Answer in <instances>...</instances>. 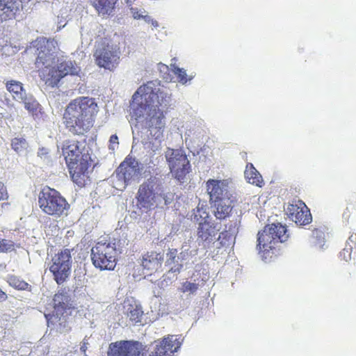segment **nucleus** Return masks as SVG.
<instances>
[{"label":"nucleus","instance_id":"37","mask_svg":"<svg viewBox=\"0 0 356 356\" xmlns=\"http://www.w3.org/2000/svg\"><path fill=\"white\" fill-rule=\"evenodd\" d=\"M312 237L314 238H319L322 239V241L324 242V233L319 230L318 229H315L312 232Z\"/></svg>","mask_w":356,"mask_h":356},{"label":"nucleus","instance_id":"18","mask_svg":"<svg viewBox=\"0 0 356 356\" xmlns=\"http://www.w3.org/2000/svg\"><path fill=\"white\" fill-rule=\"evenodd\" d=\"M163 262V254L156 250H149L140 257V264L143 270L152 275L161 268Z\"/></svg>","mask_w":356,"mask_h":356},{"label":"nucleus","instance_id":"44","mask_svg":"<svg viewBox=\"0 0 356 356\" xmlns=\"http://www.w3.org/2000/svg\"><path fill=\"white\" fill-rule=\"evenodd\" d=\"M152 24H153V25H154V26H158V23H157V22H153Z\"/></svg>","mask_w":356,"mask_h":356},{"label":"nucleus","instance_id":"7","mask_svg":"<svg viewBox=\"0 0 356 356\" xmlns=\"http://www.w3.org/2000/svg\"><path fill=\"white\" fill-rule=\"evenodd\" d=\"M91 259L95 268L101 270H113L118 262L115 243L109 240L99 241L91 250Z\"/></svg>","mask_w":356,"mask_h":356},{"label":"nucleus","instance_id":"29","mask_svg":"<svg viewBox=\"0 0 356 356\" xmlns=\"http://www.w3.org/2000/svg\"><path fill=\"white\" fill-rule=\"evenodd\" d=\"M19 102L24 103L25 108L33 116L40 113V105L33 96H24Z\"/></svg>","mask_w":356,"mask_h":356},{"label":"nucleus","instance_id":"36","mask_svg":"<svg viewBox=\"0 0 356 356\" xmlns=\"http://www.w3.org/2000/svg\"><path fill=\"white\" fill-rule=\"evenodd\" d=\"M8 198V193L6 191V188L4 186L3 184L0 181V201L4 200Z\"/></svg>","mask_w":356,"mask_h":356},{"label":"nucleus","instance_id":"5","mask_svg":"<svg viewBox=\"0 0 356 356\" xmlns=\"http://www.w3.org/2000/svg\"><path fill=\"white\" fill-rule=\"evenodd\" d=\"M38 205L46 215L60 218L67 214L70 205L57 190L49 186L44 187L38 195Z\"/></svg>","mask_w":356,"mask_h":356},{"label":"nucleus","instance_id":"8","mask_svg":"<svg viewBox=\"0 0 356 356\" xmlns=\"http://www.w3.org/2000/svg\"><path fill=\"white\" fill-rule=\"evenodd\" d=\"M30 49H33L34 54L37 55L35 61V66L56 63L59 48L55 39L44 37L38 38L31 42Z\"/></svg>","mask_w":356,"mask_h":356},{"label":"nucleus","instance_id":"20","mask_svg":"<svg viewBox=\"0 0 356 356\" xmlns=\"http://www.w3.org/2000/svg\"><path fill=\"white\" fill-rule=\"evenodd\" d=\"M136 199L140 208L150 209L155 202V195L152 187L146 182L142 184L138 188Z\"/></svg>","mask_w":356,"mask_h":356},{"label":"nucleus","instance_id":"22","mask_svg":"<svg viewBox=\"0 0 356 356\" xmlns=\"http://www.w3.org/2000/svg\"><path fill=\"white\" fill-rule=\"evenodd\" d=\"M53 302L54 308L57 314L63 315L68 310L73 308L70 296L63 291H59L54 295Z\"/></svg>","mask_w":356,"mask_h":356},{"label":"nucleus","instance_id":"24","mask_svg":"<svg viewBox=\"0 0 356 356\" xmlns=\"http://www.w3.org/2000/svg\"><path fill=\"white\" fill-rule=\"evenodd\" d=\"M236 232V223L229 222L225 225V229L220 233L218 241L222 246H229L234 242Z\"/></svg>","mask_w":356,"mask_h":356},{"label":"nucleus","instance_id":"11","mask_svg":"<svg viewBox=\"0 0 356 356\" xmlns=\"http://www.w3.org/2000/svg\"><path fill=\"white\" fill-rule=\"evenodd\" d=\"M72 256L69 249H65L55 254L51 259L49 270L54 280L58 285L63 284L71 274Z\"/></svg>","mask_w":356,"mask_h":356},{"label":"nucleus","instance_id":"39","mask_svg":"<svg viewBox=\"0 0 356 356\" xmlns=\"http://www.w3.org/2000/svg\"><path fill=\"white\" fill-rule=\"evenodd\" d=\"M7 298V294L0 289V302H4Z\"/></svg>","mask_w":356,"mask_h":356},{"label":"nucleus","instance_id":"43","mask_svg":"<svg viewBox=\"0 0 356 356\" xmlns=\"http://www.w3.org/2000/svg\"><path fill=\"white\" fill-rule=\"evenodd\" d=\"M80 349H81V350L82 352L86 353V346L85 345L81 346V348H80Z\"/></svg>","mask_w":356,"mask_h":356},{"label":"nucleus","instance_id":"42","mask_svg":"<svg viewBox=\"0 0 356 356\" xmlns=\"http://www.w3.org/2000/svg\"><path fill=\"white\" fill-rule=\"evenodd\" d=\"M163 79H165L166 81H171V78L169 74H167L166 76H163Z\"/></svg>","mask_w":356,"mask_h":356},{"label":"nucleus","instance_id":"16","mask_svg":"<svg viewBox=\"0 0 356 356\" xmlns=\"http://www.w3.org/2000/svg\"><path fill=\"white\" fill-rule=\"evenodd\" d=\"M229 179H209L206 182V189L209 195L210 202L233 198L229 190Z\"/></svg>","mask_w":356,"mask_h":356},{"label":"nucleus","instance_id":"28","mask_svg":"<svg viewBox=\"0 0 356 356\" xmlns=\"http://www.w3.org/2000/svg\"><path fill=\"white\" fill-rule=\"evenodd\" d=\"M6 282L11 287L19 291H31V286L21 279L20 277L15 275H8L6 277Z\"/></svg>","mask_w":356,"mask_h":356},{"label":"nucleus","instance_id":"38","mask_svg":"<svg viewBox=\"0 0 356 356\" xmlns=\"http://www.w3.org/2000/svg\"><path fill=\"white\" fill-rule=\"evenodd\" d=\"M109 143H110L109 148L113 149L114 147H111V145L112 144H117V145L119 144L118 136L116 134L111 135L110 138H109Z\"/></svg>","mask_w":356,"mask_h":356},{"label":"nucleus","instance_id":"41","mask_svg":"<svg viewBox=\"0 0 356 356\" xmlns=\"http://www.w3.org/2000/svg\"><path fill=\"white\" fill-rule=\"evenodd\" d=\"M346 211H347V212L345 211L343 213V217L346 218L348 220L349 218V217H350V214H349L350 211H349V208L348 207L346 208Z\"/></svg>","mask_w":356,"mask_h":356},{"label":"nucleus","instance_id":"2","mask_svg":"<svg viewBox=\"0 0 356 356\" xmlns=\"http://www.w3.org/2000/svg\"><path fill=\"white\" fill-rule=\"evenodd\" d=\"M99 108L92 97L81 96L71 100L63 114V123L74 135H83L94 126Z\"/></svg>","mask_w":356,"mask_h":356},{"label":"nucleus","instance_id":"1","mask_svg":"<svg viewBox=\"0 0 356 356\" xmlns=\"http://www.w3.org/2000/svg\"><path fill=\"white\" fill-rule=\"evenodd\" d=\"M167 94L161 91L159 83L149 81L140 86L134 94L133 110L136 119L144 118L143 124L152 138L163 137L165 114L159 107L167 102Z\"/></svg>","mask_w":356,"mask_h":356},{"label":"nucleus","instance_id":"32","mask_svg":"<svg viewBox=\"0 0 356 356\" xmlns=\"http://www.w3.org/2000/svg\"><path fill=\"white\" fill-rule=\"evenodd\" d=\"M28 146V143L25 138H14L11 140V147L12 149L19 153L22 152L24 149H26Z\"/></svg>","mask_w":356,"mask_h":356},{"label":"nucleus","instance_id":"25","mask_svg":"<svg viewBox=\"0 0 356 356\" xmlns=\"http://www.w3.org/2000/svg\"><path fill=\"white\" fill-rule=\"evenodd\" d=\"M244 175L247 181L250 184L260 188L264 185L262 176L252 163L246 164Z\"/></svg>","mask_w":356,"mask_h":356},{"label":"nucleus","instance_id":"40","mask_svg":"<svg viewBox=\"0 0 356 356\" xmlns=\"http://www.w3.org/2000/svg\"><path fill=\"white\" fill-rule=\"evenodd\" d=\"M159 70L161 72L162 71H168V66L165 64H159Z\"/></svg>","mask_w":356,"mask_h":356},{"label":"nucleus","instance_id":"34","mask_svg":"<svg viewBox=\"0 0 356 356\" xmlns=\"http://www.w3.org/2000/svg\"><path fill=\"white\" fill-rule=\"evenodd\" d=\"M198 284L186 281L181 284L179 291L182 293L190 292L191 293H194L198 289Z\"/></svg>","mask_w":356,"mask_h":356},{"label":"nucleus","instance_id":"12","mask_svg":"<svg viewBox=\"0 0 356 356\" xmlns=\"http://www.w3.org/2000/svg\"><path fill=\"white\" fill-rule=\"evenodd\" d=\"M120 55L119 48L108 43L99 44L93 53L97 65L109 71H113L118 67L120 59Z\"/></svg>","mask_w":356,"mask_h":356},{"label":"nucleus","instance_id":"4","mask_svg":"<svg viewBox=\"0 0 356 356\" xmlns=\"http://www.w3.org/2000/svg\"><path fill=\"white\" fill-rule=\"evenodd\" d=\"M257 236L258 249L266 261L271 260L273 258H267L270 252L273 254L277 244L286 241L289 238L286 227L281 223H273L266 226Z\"/></svg>","mask_w":356,"mask_h":356},{"label":"nucleus","instance_id":"45","mask_svg":"<svg viewBox=\"0 0 356 356\" xmlns=\"http://www.w3.org/2000/svg\"><path fill=\"white\" fill-rule=\"evenodd\" d=\"M126 300H134V298H128Z\"/></svg>","mask_w":356,"mask_h":356},{"label":"nucleus","instance_id":"14","mask_svg":"<svg viewBox=\"0 0 356 356\" xmlns=\"http://www.w3.org/2000/svg\"><path fill=\"white\" fill-rule=\"evenodd\" d=\"M143 345L134 340H120L109 344L107 356H143Z\"/></svg>","mask_w":356,"mask_h":356},{"label":"nucleus","instance_id":"10","mask_svg":"<svg viewBox=\"0 0 356 356\" xmlns=\"http://www.w3.org/2000/svg\"><path fill=\"white\" fill-rule=\"evenodd\" d=\"M193 220L198 224L197 228V240L210 244L216 238L219 229L216 225L209 220V213L203 207H197L193 210Z\"/></svg>","mask_w":356,"mask_h":356},{"label":"nucleus","instance_id":"26","mask_svg":"<svg viewBox=\"0 0 356 356\" xmlns=\"http://www.w3.org/2000/svg\"><path fill=\"white\" fill-rule=\"evenodd\" d=\"M178 250L176 248H169L166 254L165 266L169 268V272L179 273L183 268V264L179 262Z\"/></svg>","mask_w":356,"mask_h":356},{"label":"nucleus","instance_id":"3","mask_svg":"<svg viewBox=\"0 0 356 356\" xmlns=\"http://www.w3.org/2000/svg\"><path fill=\"white\" fill-rule=\"evenodd\" d=\"M62 152L73 182L79 187L85 186L92 162L85 146L78 140L68 139L63 142Z\"/></svg>","mask_w":356,"mask_h":356},{"label":"nucleus","instance_id":"23","mask_svg":"<svg viewBox=\"0 0 356 356\" xmlns=\"http://www.w3.org/2000/svg\"><path fill=\"white\" fill-rule=\"evenodd\" d=\"M118 0H88L99 15H110L114 10Z\"/></svg>","mask_w":356,"mask_h":356},{"label":"nucleus","instance_id":"21","mask_svg":"<svg viewBox=\"0 0 356 356\" xmlns=\"http://www.w3.org/2000/svg\"><path fill=\"white\" fill-rule=\"evenodd\" d=\"M211 204L214 209L213 215L216 219L223 220L231 216L234 208L233 198L217 200Z\"/></svg>","mask_w":356,"mask_h":356},{"label":"nucleus","instance_id":"17","mask_svg":"<svg viewBox=\"0 0 356 356\" xmlns=\"http://www.w3.org/2000/svg\"><path fill=\"white\" fill-rule=\"evenodd\" d=\"M23 9L22 0H0V22L15 19Z\"/></svg>","mask_w":356,"mask_h":356},{"label":"nucleus","instance_id":"15","mask_svg":"<svg viewBox=\"0 0 356 356\" xmlns=\"http://www.w3.org/2000/svg\"><path fill=\"white\" fill-rule=\"evenodd\" d=\"M285 213L291 220L299 225H307L312 221L309 209L300 200H293L289 202Z\"/></svg>","mask_w":356,"mask_h":356},{"label":"nucleus","instance_id":"6","mask_svg":"<svg viewBox=\"0 0 356 356\" xmlns=\"http://www.w3.org/2000/svg\"><path fill=\"white\" fill-rule=\"evenodd\" d=\"M40 79L47 86L54 88L60 80L67 75H77L80 68L71 60H64L57 64L35 66Z\"/></svg>","mask_w":356,"mask_h":356},{"label":"nucleus","instance_id":"35","mask_svg":"<svg viewBox=\"0 0 356 356\" xmlns=\"http://www.w3.org/2000/svg\"><path fill=\"white\" fill-rule=\"evenodd\" d=\"M352 246L346 244L345 248L339 252V258L348 261L351 258Z\"/></svg>","mask_w":356,"mask_h":356},{"label":"nucleus","instance_id":"33","mask_svg":"<svg viewBox=\"0 0 356 356\" xmlns=\"http://www.w3.org/2000/svg\"><path fill=\"white\" fill-rule=\"evenodd\" d=\"M170 66L173 73L177 76L179 82L184 84L192 79V77L188 79L186 72L184 69L179 68L175 64H171Z\"/></svg>","mask_w":356,"mask_h":356},{"label":"nucleus","instance_id":"13","mask_svg":"<svg viewBox=\"0 0 356 356\" xmlns=\"http://www.w3.org/2000/svg\"><path fill=\"white\" fill-rule=\"evenodd\" d=\"M116 177L125 188L140 174V163L135 157L128 155L115 171Z\"/></svg>","mask_w":356,"mask_h":356},{"label":"nucleus","instance_id":"31","mask_svg":"<svg viewBox=\"0 0 356 356\" xmlns=\"http://www.w3.org/2000/svg\"><path fill=\"white\" fill-rule=\"evenodd\" d=\"M15 243L9 239L0 238V253H9L16 250Z\"/></svg>","mask_w":356,"mask_h":356},{"label":"nucleus","instance_id":"27","mask_svg":"<svg viewBox=\"0 0 356 356\" xmlns=\"http://www.w3.org/2000/svg\"><path fill=\"white\" fill-rule=\"evenodd\" d=\"M6 88L7 90L12 94L13 99L16 101L22 99V97L24 96L25 90L20 81L15 80L8 81L6 83Z\"/></svg>","mask_w":356,"mask_h":356},{"label":"nucleus","instance_id":"9","mask_svg":"<svg viewBox=\"0 0 356 356\" xmlns=\"http://www.w3.org/2000/svg\"><path fill=\"white\" fill-rule=\"evenodd\" d=\"M165 159L172 177L179 182L184 183L186 175L191 172L187 156L181 149L168 148Z\"/></svg>","mask_w":356,"mask_h":356},{"label":"nucleus","instance_id":"30","mask_svg":"<svg viewBox=\"0 0 356 356\" xmlns=\"http://www.w3.org/2000/svg\"><path fill=\"white\" fill-rule=\"evenodd\" d=\"M143 314V312L140 306L136 304L129 305L127 310V314L129 318V320L133 323H136L140 322Z\"/></svg>","mask_w":356,"mask_h":356},{"label":"nucleus","instance_id":"19","mask_svg":"<svg viewBox=\"0 0 356 356\" xmlns=\"http://www.w3.org/2000/svg\"><path fill=\"white\" fill-rule=\"evenodd\" d=\"M181 346L180 338L175 335H168L156 346V350L149 356H173Z\"/></svg>","mask_w":356,"mask_h":356}]
</instances>
